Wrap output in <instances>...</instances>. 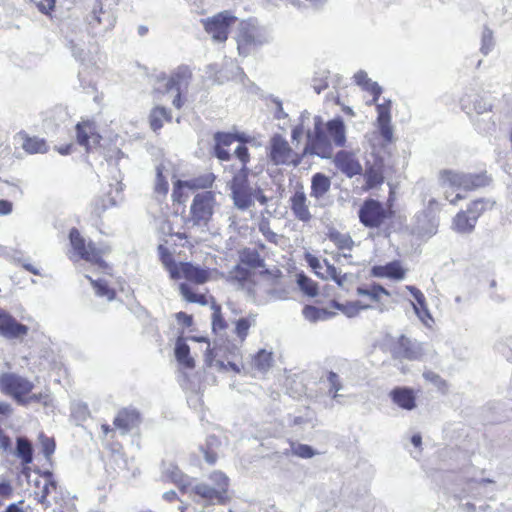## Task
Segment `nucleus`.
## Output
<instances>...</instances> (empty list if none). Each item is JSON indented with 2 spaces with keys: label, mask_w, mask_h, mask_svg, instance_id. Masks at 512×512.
<instances>
[{
  "label": "nucleus",
  "mask_w": 512,
  "mask_h": 512,
  "mask_svg": "<svg viewBox=\"0 0 512 512\" xmlns=\"http://www.w3.org/2000/svg\"><path fill=\"white\" fill-rule=\"evenodd\" d=\"M234 154L241 162L240 175H248L249 169L247 168V164L250 161L248 148L245 145H239Z\"/></svg>",
  "instance_id": "obj_48"
},
{
  "label": "nucleus",
  "mask_w": 512,
  "mask_h": 512,
  "mask_svg": "<svg viewBox=\"0 0 512 512\" xmlns=\"http://www.w3.org/2000/svg\"><path fill=\"white\" fill-rule=\"evenodd\" d=\"M297 283L300 289L308 296H315L318 291L317 284L303 273L297 274Z\"/></svg>",
  "instance_id": "obj_46"
},
{
  "label": "nucleus",
  "mask_w": 512,
  "mask_h": 512,
  "mask_svg": "<svg viewBox=\"0 0 512 512\" xmlns=\"http://www.w3.org/2000/svg\"><path fill=\"white\" fill-rule=\"evenodd\" d=\"M356 80L357 83L361 85L365 91L369 92L373 96L372 100L367 102V105L371 106L373 104H376L382 93V88L376 82H373L370 79H368L366 74L364 73L356 75Z\"/></svg>",
  "instance_id": "obj_35"
},
{
  "label": "nucleus",
  "mask_w": 512,
  "mask_h": 512,
  "mask_svg": "<svg viewBox=\"0 0 512 512\" xmlns=\"http://www.w3.org/2000/svg\"><path fill=\"white\" fill-rule=\"evenodd\" d=\"M418 319L428 328L433 329L435 324L434 318L431 316L424 295L418 290Z\"/></svg>",
  "instance_id": "obj_43"
},
{
  "label": "nucleus",
  "mask_w": 512,
  "mask_h": 512,
  "mask_svg": "<svg viewBox=\"0 0 512 512\" xmlns=\"http://www.w3.org/2000/svg\"><path fill=\"white\" fill-rule=\"evenodd\" d=\"M269 158L275 165L298 166L303 158L313 153H305V148L301 153L295 152L287 140L281 135H274L270 140Z\"/></svg>",
  "instance_id": "obj_7"
},
{
  "label": "nucleus",
  "mask_w": 512,
  "mask_h": 512,
  "mask_svg": "<svg viewBox=\"0 0 512 512\" xmlns=\"http://www.w3.org/2000/svg\"><path fill=\"white\" fill-rule=\"evenodd\" d=\"M216 145L221 147L230 146L235 141V136L229 133H217L215 136Z\"/></svg>",
  "instance_id": "obj_58"
},
{
  "label": "nucleus",
  "mask_w": 512,
  "mask_h": 512,
  "mask_svg": "<svg viewBox=\"0 0 512 512\" xmlns=\"http://www.w3.org/2000/svg\"><path fill=\"white\" fill-rule=\"evenodd\" d=\"M393 403L402 409L412 410L415 406V394L413 389L396 387L389 393Z\"/></svg>",
  "instance_id": "obj_24"
},
{
  "label": "nucleus",
  "mask_w": 512,
  "mask_h": 512,
  "mask_svg": "<svg viewBox=\"0 0 512 512\" xmlns=\"http://www.w3.org/2000/svg\"><path fill=\"white\" fill-rule=\"evenodd\" d=\"M407 269L402 266L398 260L389 262L385 265H375L371 268V275L378 278H388L391 280H402L406 275Z\"/></svg>",
  "instance_id": "obj_22"
},
{
  "label": "nucleus",
  "mask_w": 512,
  "mask_h": 512,
  "mask_svg": "<svg viewBox=\"0 0 512 512\" xmlns=\"http://www.w3.org/2000/svg\"><path fill=\"white\" fill-rule=\"evenodd\" d=\"M215 155L222 161H229L231 158L230 153L225 149V147H221L220 145H215Z\"/></svg>",
  "instance_id": "obj_62"
},
{
  "label": "nucleus",
  "mask_w": 512,
  "mask_h": 512,
  "mask_svg": "<svg viewBox=\"0 0 512 512\" xmlns=\"http://www.w3.org/2000/svg\"><path fill=\"white\" fill-rule=\"evenodd\" d=\"M17 456L24 465L30 464L33 460V449L31 443L26 438L17 439Z\"/></svg>",
  "instance_id": "obj_44"
},
{
  "label": "nucleus",
  "mask_w": 512,
  "mask_h": 512,
  "mask_svg": "<svg viewBox=\"0 0 512 512\" xmlns=\"http://www.w3.org/2000/svg\"><path fill=\"white\" fill-rule=\"evenodd\" d=\"M331 187V180L323 173H316L311 179L310 195L316 199L322 198Z\"/></svg>",
  "instance_id": "obj_29"
},
{
  "label": "nucleus",
  "mask_w": 512,
  "mask_h": 512,
  "mask_svg": "<svg viewBox=\"0 0 512 512\" xmlns=\"http://www.w3.org/2000/svg\"><path fill=\"white\" fill-rule=\"evenodd\" d=\"M493 206L494 202H490L488 199H477L469 204L466 211L471 215V217L475 218V221H478V218L481 214L487 209V205Z\"/></svg>",
  "instance_id": "obj_47"
},
{
  "label": "nucleus",
  "mask_w": 512,
  "mask_h": 512,
  "mask_svg": "<svg viewBox=\"0 0 512 512\" xmlns=\"http://www.w3.org/2000/svg\"><path fill=\"white\" fill-rule=\"evenodd\" d=\"M170 479L182 493H185L190 486L189 478L178 469L170 472Z\"/></svg>",
  "instance_id": "obj_49"
},
{
  "label": "nucleus",
  "mask_w": 512,
  "mask_h": 512,
  "mask_svg": "<svg viewBox=\"0 0 512 512\" xmlns=\"http://www.w3.org/2000/svg\"><path fill=\"white\" fill-rule=\"evenodd\" d=\"M423 203L424 208L418 216V241H427L434 236L439 226L440 203L434 198L428 199L427 203L423 199Z\"/></svg>",
  "instance_id": "obj_9"
},
{
  "label": "nucleus",
  "mask_w": 512,
  "mask_h": 512,
  "mask_svg": "<svg viewBox=\"0 0 512 512\" xmlns=\"http://www.w3.org/2000/svg\"><path fill=\"white\" fill-rule=\"evenodd\" d=\"M259 230L264 235L266 240L272 243H277V234L270 229L268 223H261Z\"/></svg>",
  "instance_id": "obj_59"
},
{
  "label": "nucleus",
  "mask_w": 512,
  "mask_h": 512,
  "mask_svg": "<svg viewBox=\"0 0 512 512\" xmlns=\"http://www.w3.org/2000/svg\"><path fill=\"white\" fill-rule=\"evenodd\" d=\"M33 487V495L37 502L46 507L49 506L47 497L52 491H56L57 489V483L54 480L53 473L50 471L39 473L33 480Z\"/></svg>",
  "instance_id": "obj_17"
},
{
  "label": "nucleus",
  "mask_w": 512,
  "mask_h": 512,
  "mask_svg": "<svg viewBox=\"0 0 512 512\" xmlns=\"http://www.w3.org/2000/svg\"><path fill=\"white\" fill-rule=\"evenodd\" d=\"M365 190L373 189L384 182L383 169L381 165H372L366 168L364 173Z\"/></svg>",
  "instance_id": "obj_34"
},
{
  "label": "nucleus",
  "mask_w": 512,
  "mask_h": 512,
  "mask_svg": "<svg viewBox=\"0 0 512 512\" xmlns=\"http://www.w3.org/2000/svg\"><path fill=\"white\" fill-rule=\"evenodd\" d=\"M274 364V355L272 351L260 349L252 357V366L260 373H267Z\"/></svg>",
  "instance_id": "obj_28"
},
{
  "label": "nucleus",
  "mask_w": 512,
  "mask_h": 512,
  "mask_svg": "<svg viewBox=\"0 0 512 512\" xmlns=\"http://www.w3.org/2000/svg\"><path fill=\"white\" fill-rule=\"evenodd\" d=\"M328 381L331 385L330 390L336 394L341 389V383L339 381L338 375L335 372H329Z\"/></svg>",
  "instance_id": "obj_60"
},
{
  "label": "nucleus",
  "mask_w": 512,
  "mask_h": 512,
  "mask_svg": "<svg viewBox=\"0 0 512 512\" xmlns=\"http://www.w3.org/2000/svg\"><path fill=\"white\" fill-rule=\"evenodd\" d=\"M237 18L229 11L219 12L212 17L202 20L204 30L211 35L216 42H225L228 39L229 31Z\"/></svg>",
  "instance_id": "obj_10"
},
{
  "label": "nucleus",
  "mask_w": 512,
  "mask_h": 512,
  "mask_svg": "<svg viewBox=\"0 0 512 512\" xmlns=\"http://www.w3.org/2000/svg\"><path fill=\"white\" fill-rule=\"evenodd\" d=\"M259 44L254 32L248 28L241 29L237 38L238 50L241 55H248L252 48Z\"/></svg>",
  "instance_id": "obj_31"
},
{
  "label": "nucleus",
  "mask_w": 512,
  "mask_h": 512,
  "mask_svg": "<svg viewBox=\"0 0 512 512\" xmlns=\"http://www.w3.org/2000/svg\"><path fill=\"white\" fill-rule=\"evenodd\" d=\"M34 384L28 378L13 372H4L0 375V391L11 397L19 405L30 403H42L47 406L50 403L48 393H33Z\"/></svg>",
  "instance_id": "obj_2"
},
{
  "label": "nucleus",
  "mask_w": 512,
  "mask_h": 512,
  "mask_svg": "<svg viewBox=\"0 0 512 512\" xmlns=\"http://www.w3.org/2000/svg\"><path fill=\"white\" fill-rule=\"evenodd\" d=\"M492 181V176L486 171L465 173L454 170H442L439 172L440 185L456 190L475 191L489 186Z\"/></svg>",
  "instance_id": "obj_5"
},
{
  "label": "nucleus",
  "mask_w": 512,
  "mask_h": 512,
  "mask_svg": "<svg viewBox=\"0 0 512 512\" xmlns=\"http://www.w3.org/2000/svg\"><path fill=\"white\" fill-rule=\"evenodd\" d=\"M215 195L211 191L198 193L194 196L190 217L195 225H207L214 213Z\"/></svg>",
  "instance_id": "obj_11"
},
{
  "label": "nucleus",
  "mask_w": 512,
  "mask_h": 512,
  "mask_svg": "<svg viewBox=\"0 0 512 512\" xmlns=\"http://www.w3.org/2000/svg\"><path fill=\"white\" fill-rule=\"evenodd\" d=\"M474 217H471L467 211H460L453 218V228L458 233L469 234L471 233L476 225Z\"/></svg>",
  "instance_id": "obj_32"
},
{
  "label": "nucleus",
  "mask_w": 512,
  "mask_h": 512,
  "mask_svg": "<svg viewBox=\"0 0 512 512\" xmlns=\"http://www.w3.org/2000/svg\"><path fill=\"white\" fill-rule=\"evenodd\" d=\"M176 318L179 322L183 323L186 326H191L193 323V317L185 312H178L176 314Z\"/></svg>",
  "instance_id": "obj_64"
},
{
  "label": "nucleus",
  "mask_w": 512,
  "mask_h": 512,
  "mask_svg": "<svg viewBox=\"0 0 512 512\" xmlns=\"http://www.w3.org/2000/svg\"><path fill=\"white\" fill-rule=\"evenodd\" d=\"M475 129L483 135H491L496 130V124L489 113L478 115L472 118Z\"/></svg>",
  "instance_id": "obj_37"
},
{
  "label": "nucleus",
  "mask_w": 512,
  "mask_h": 512,
  "mask_svg": "<svg viewBox=\"0 0 512 512\" xmlns=\"http://www.w3.org/2000/svg\"><path fill=\"white\" fill-rule=\"evenodd\" d=\"M423 378L427 381L433 384L438 391L441 393H445L447 390V384L446 382L435 372L432 371H424L423 372Z\"/></svg>",
  "instance_id": "obj_51"
},
{
  "label": "nucleus",
  "mask_w": 512,
  "mask_h": 512,
  "mask_svg": "<svg viewBox=\"0 0 512 512\" xmlns=\"http://www.w3.org/2000/svg\"><path fill=\"white\" fill-rule=\"evenodd\" d=\"M255 318V315H249L236 320L234 332L241 343L246 340L251 326L255 324Z\"/></svg>",
  "instance_id": "obj_39"
},
{
  "label": "nucleus",
  "mask_w": 512,
  "mask_h": 512,
  "mask_svg": "<svg viewBox=\"0 0 512 512\" xmlns=\"http://www.w3.org/2000/svg\"><path fill=\"white\" fill-rule=\"evenodd\" d=\"M240 263L252 269L265 267L264 259L261 257L260 253L249 248H246L241 252Z\"/></svg>",
  "instance_id": "obj_36"
},
{
  "label": "nucleus",
  "mask_w": 512,
  "mask_h": 512,
  "mask_svg": "<svg viewBox=\"0 0 512 512\" xmlns=\"http://www.w3.org/2000/svg\"><path fill=\"white\" fill-rule=\"evenodd\" d=\"M358 300L348 301L344 304L333 303V307L339 309L348 317L357 315L361 310L369 308H382L384 303L391 297V293L383 286L372 283L357 288Z\"/></svg>",
  "instance_id": "obj_4"
},
{
  "label": "nucleus",
  "mask_w": 512,
  "mask_h": 512,
  "mask_svg": "<svg viewBox=\"0 0 512 512\" xmlns=\"http://www.w3.org/2000/svg\"><path fill=\"white\" fill-rule=\"evenodd\" d=\"M231 191L234 204L238 209L246 210L253 205L255 193L248 183V175L233 177Z\"/></svg>",
  "instance_id": "obj_12"
},
{
  "label": "nucleus",
  "mask_w": 512,
  "mask_h": 512,
  "mask_svg": "<svg viewBox=\"0 0 512 512\" xmlns=\"http://www.w3.org/2000/svg\"><path fill=\"white\" fill-rule=\"evenodd\" d=\"M41 447L44 455L49 458L54 453L56 444L53 438L44 436L41 438Z\"/></svg>",
  "instance_id": "obj_56"
},
{
  "label": "nucleus",
  "mask_w": 512,
  "mask_h": 512,
  "mask_svg": "<svg viewBox=\"0 0 512 512\" xmlns=\"http://www.w3.org/2000/svg\"><path fill=\"white\" fill-rule=\"evenodd\" d=\"M333 163L339 171L349 178L362 173V165L352 151H338L334 156Z\"/></svg>",
  "instance_id": "obj_16"
},
{
  "label": "nucleus",
  "mask_w": 512,
  "mask_h": 512,
  "mask_svg": "<svg viewBox=\"0 0 512 512\" xmlns=\"http://www.w3.org/2000/svg\"><path fill=\"white\" fill-rule=\"evenodd\" d=\"M327 239L331 241L335 247L345 253V251H351L354 248V241L349 233H344L338 229L331 227L326 233ZM346 256V254H344Z\"/></svg>",
  "instance_id": "obj_25"
},
{
  "label": "nucleus",
  "mask_w": 512,
  "mask_h": 512,
  "mask_svg": "<svg viewBox=\"0 0 512 512\" xmlns=\"http://www.w3.org/2000/svg\"><path fill=\"white\" fill-rule=\"evenodd\" d=\"M209 478L213 485L198 484L193 488V492L210 504L225 503L229 486L228 477L221 471H214L210 474Z\"/></svg>",
  "instance_id": "obj_8"
},
{
  "label": "nucleus",
  "mask_w": 512,
  "mask_h": 512,
  "mask_svg": "<svg viewBox=\"0 0 512 512\" xmlns=\"http://www.w3.org/2000/svg\"><path fill=\"white\" fill-rule=\"evenodd\" d=\"M172 121V115L169 110L164 107H154L149 115V124L154 132L159 131L165 123Z\"/></svg>",
  "instance_id": "obj_30"
},
{
  "label": "nucleus",
  "mask_w": 512,
  "mask_h": 512,
  "mask_svg": "<svg viewBox=\"0 0 512 512\" xmlns=\"http://www.w3.org/2000/svg\"><path fill=\"white\" fill-rule=\"evenodd\" d=\"M88 279L90 280L91 285L98 296L105 297L110 301L115 299L116 291L113 288L109 287L106 281L94 280L91 277H88Z\"/></svg>",
  "instance_id": "obj_45"
},
{
  "label": "nucleus",
  "mask_w": 512,
  "mask_h": 512,
  "mask_svg": "<svg viewBox=\"0 0 512 512\" xmlns=\"http://www.w3.org/2000/svg\"><path fill=\"white\" fill-rule=\"evenodd\" d=\"M141 422V413L136 408L124 407L117 412L113 420V425L121 434H127L138 428Z\"/></svg>",
  "instance_id": "obj_15"
},
{
  "label": "nucleus",
  "mask_w": 512,
  "mask_h": 512,
  "mask_svg": "<svg viewBox=\"0 0 512 512\" xmlns=\"http://www.w3.org/2000/svg\"><path fill=\"white\" fill-rule=\"evenodd\" d=\"M188 84V76L184 72H175L171 74L165 82V91H181L183 86Z\"/></svg>",
  "instance_id": "obj_42"
},
{
  "label": "nucleus",
  "mask_w": 512,
  "mask_h": 512,
  "mask_svg": "<svg viewBox=\"0 0 512 512\" xmlns=\"http://www.w3.org/2000/svg\"><path fill=\"white\" fill-rule=\"evenodd\" d=\"M230 277L233 281L237 282L244 288L251 289L256 285L254 273L242 264H238L233 267L230 271Z\"/></svg>",
  "instance_id": "obj_26"
},
{
  "label": "nucleus",
  "mask_w": 512,
  "mask_h": 512,
  "mask_svg": "<svg viewBox=\"0 0 512 512\" xmlns=\"http://www.w3.org/2000/svg\"><path fill=\"white\" fill-rule=\"evenodd\" d=\"M75 130L77 143L84 147L86 152H90L100 146L102 136L100 135L94 121H80L76 124Z\"/></svg>",
  "instance_id": "obj_13"
},
{
  "label": "nucleus",
  "mask_w": 512,
  "mask_h": 512,
  "mask_svg": "<svg viewBox=\"0 0 512 512\" xmlns=\"http://www.w3.org/2000/svg\"><path fill=\"white\" fill-rule=\"evenodd\" d=\"M207 185L202 183L200 179L192 180H177L173 185L172 200L175 203H184L187 199L185 189L196 190L199 188H205Z\"/></svg>",
  "instance_id": "obj_23"
},
{
  "label": "nucleus",
  "mask_w": 512,
  "mask_h": 512,
  "mask_svg": "<svg viewBox=\"0 0 512 512\" xmlns=\"http://www.w3.org/2000/svg\"><path fill=\"white\" fill-rule=\"evenodd\" d=\"M303 314L308 319L316 320L319 314V310L314 306L307 305L303 309Z\"/></svg>",
  "instance_id": "obj_63"
},
{
  "label": "nucleus",
  "mask_w": 512,
  "mask_h": 512,
  "mask_svg": "<svg viewBox=\"0 0 512 512\" xmlns=\"http://www.w3.org/2000/svg\"><path fill=\"white\" fill-rule=\"evenodd\" d=\"M178 277L185 279L187 282L195 285H202L211 279V271L208 268L193 265L191 262H180Z\"/></svg>",
  "instance_id": "obj_18"
},
{
  "label": "nucleus",
  "mask_w": 512,
  "mask_h": 512,
  "mask_svg": "<svg viewBox=\"0 0 512 512\" xmlns=\"http://www.w3.org/2000/svg\"><path fill=\"white\" fill-rule=\"evenodd\" d=\"M28 330L26 325L17 322L11 314L0 308V335L15 339L26 336Z\"/></svg>",
  "instance_id": "obj_19"
},
{
  "label": "nucleus",
  "mask_w": 512,
  "mask_h": 512,
  "mask_svg": "<svg viewBox=\"0 0 512 512\" xmlns=\"http://www.w3.org/2000/svg\"><path fill=\"white\" fill-rule=\"evenodd\" d=\"M292 453L293 455L303 459L312 458L316 454L313 448L306 444H298L296 446H292Z\"/></svg>",
  "instance_id": "obj_53"
},
{
  "label": "nucleus",
  "mask_w": 512,
  "mask_h": 512,
  "mask_svg": "<svg viewBox=\"0 0 512 512\" xmlns=\"http://www.w3.org/2000/svg\"><path fill=\"white\" fill-rule=\"evenodd\" d=\"M359 222L368 229L390 233L394 223L395 210L392 204L367 198L358 210Z\"/></svg>",
  "instance_id": "obj_3"
},
{
  "label": "nucleus",
  "mask_w": 512,
  "mask_h": 512,
  "mask_svg": "<svg viewBox=\"0 0 512 512\" xmlns=\"http://www.w3.org/2000/svg\"><path fill=\"white\" fill-rule=\"evenodd\" d=\"M492 109V104L486 101L481 96H476L473 100L472 110L476 113V116L489 113Z\"/></svg>",
  "instance_id": "obj_52"
},
{
  "label": "nucleus",
  "mask_w": 512,
  "mask_h": 512,
  "mask_svg": "<svg viewBox=\"0 0 512 512\" xmlns=\"http://www.w3.org/2000/svg\"><path fill=\"white\" fill-rule=\"evenodd\" d=\"M22 137V148L28 154L46 153L48 151V145L43 138L37 136H29L25 133H21Z\"/></svg>",
  "instance_id": "obj_27"
},
{
  "label": "nucleus",
  "mask_w": 512,
  "mask_h": 512,
  "mask_svg": "<svg viewBox=\"0 0 512 512\" xmlns=\"http://www.w3.org/2000/svg\"><path fill=\"white\" fill-rule=\"evenodd\" d=\"M494 47L493 32L485 27L482 32L480 51L483 55H488Z\"/></svg>",
  "instance_id": "obj_50"
},
{
  "label": "nucleus",
  "mask_w": 512,
  "mask_h": 512,
  "mask_svg": "<svg viewBox=\"0 0 512 512\" xmlns=\"http://www.w3.org/2000/svg\"><path fill=\"white\" fill-rule=\"evenodd\" d=\"M212 301V330L214 333H219L225 331L228 327V323L223 317L222 309L219 304H217L213 297H210Z\"/></svg>",
  "instance_id": "obj_41"
},
{
  "label": "nucleus",
  "mask_w": 512,
  "mask_h": 512,
  "mask_svg": "<svg viewBox=\"0 0 512 512\" xmlns=\"http://www.w3.org/2000/svg\"><path fill=\"white\" fill-rule=\"evenodd\" d=\"M158 254H159V259H160L161 263L163 264V266L165 267V269L168 271L170 278L173 280H177V277H178L177 270H179L180 262L179 263L175 262L172 253L164 245L158 246Z\"/></svg>",
  "instance_id": "obj_33"
},
{
  "label": "nucleus",
  "mask_w": 512,
  "mask_h": 512,
  "mask_svg": "<svg viewBox=\"0 0 512 512\" xmlns=\"http://www.w3.org/2000/svg\"><path fill=\"white\" fill-rule=\"evenodd\" d=\"M377 125L381 136L386 142H391L393 138V129L391 126V101L386 100L376 105Z\"/></svg>",
  "instance_id": "obj_20"
},
{
  "label": "nucleus",
  "mask_w": 512,
  "mask_h": 512,
  "mask_svg": "<svg viewBox=\"0 0 512 512\" xmlns=\"http://www.w3.org/2000/svg\"><path fill=\"white\" fill-rule=\"evenodd\" d=\"M217 364H218L219 368H221L223 370H231L235 373L241 372V366L235 362L228 361L227 363H225L223 361H218Z\"/></svg>",
  "instance_id": "obj_61"
},
{
  "label": "nucleus",
  "mask_w": 512,
  "mask_h": 512,
  "mask_svg": "<svg viewBox=\"0 0 512 512\" xmlns=\"http://www.w3.org/2000/svg\"><path fill=\"white\" fill-rule=\"evenodd\" d=\"M68 238L71 246L70 259L84 260L101 268L107 267L103 255L108 249L98 247L96 243L91 240L87 241L75 227L70 229Z\"/></svg>",
  "instance_id": "obj_6"
},
{
  "label": "nucleus",
  "mask_w": 512,
  "mask_h": 512,
  "mask_svg": "<svg viewBox=\"0 0 512 512\" xmlns=\"http://www.w3.org/2000/svg\"><path fill=\"white\" fill-rule=\"evenodd\" d=\"M346 141V127L342 118L336 117L326 123L317 121L313 132L307 135L305 153L329 159L333 155V146L344 147Z\"/></svg>",
  "instance_id": "obj_1"
},
{
  "label": "nucleus",
  "mask_w": 512,
  "mask_h": 512,
  "mask_svg": "<svg viewBox=\"0 0 512 512\" xmlns=\"http://www.w3.org/2000/svg\"><path fill=\"white\" fill-rule=\"evenodd\" d=\"M179 291L182 297L189 303H197L202 306L209 304V298L205 294L193 292L188 283H181Z\"/></svg>",
  "instance_id": "obj_38"
},
{
  "label": "nucleus",
  "mask_w": 512,
  "mask_h": 512,
  "mask_svg": "<svg viewBox=\"0 0 512 512\" xmlns=\"http://www.w3.org/2000/svg\"><path fill=\"white\" fill-rule=\"evenodd\" d=\"M56 0H41L37 3L38 10L48 16H51L55 10Z\"/></svg>",
  "instance_id": "obj_57"
},
{
  "label": "nucleus",
  "mask_w": 512,
  "mask_h": 512,
  "mask_svg": "<svg viewBox=\"0 0 512 512\" xmlns=\"http://www.w3.org/2000/svg\"><path fill=\"white\" fill-rule=\"evenodd\" d=\"M175 357L177 361L185 368L195 367L194 359L190 356V348L185 342H178L175 348Z\"/></svg>",
  "instance_id": "obj_40"
},
{
  "label": "nucleus",
  "mask_w": 512,
  "mask_h": 512,
  "mask_svg": "<svg viewBox=\"0 0 512 512\" xmlns=\"http://www.w3.org/2000/svg\"><path fill=\"white\" fill-rule=\"evenodd\" d=\"M305 260L313 272L322 279H331L341 287L348 279L347 274L341 275L335 266L329 264L326 260L321 261L311 253L305 254Z\"/></svg>",
  "instance_id": "obj_14"
},
{
  "label": "nucleus",
  "mask_w": 512,
  "mask_h": 512,
  "mask_svg": "<svg viewBox=\"0 0 512 512\" xmlns=\"http://www.w3.org/2000/svg\"><path fill=\"white\" fill-rule=\"evenodd\" d=\"M289 205L294 217L299 221L307 223L312 219L307 197L302 189L293 193L289 199Z\"/></svg>",
  "instance_id": "obj_21"
},
{
  "label": "nucleus",
  "mask_w": 512,
  "mask_h": 512,
  "mask_svg": "<svg viewBox=\"0 0 512 512\" xmlns=\"http://www.w3.org/2000/svg\"><path fill=\"white\" fill-rule=\"evenodd\" d=\"M155 192L161 196H166L169 191V184L162 172H158L155 183Z\"/></svg>",
  "instance_id": "obj_55"
},
{
  "label": "nucleus",
  "mask_w": 512,
  "mask_h": 512,
  "mask_svg": "<svg viewBox=\"0 0 512 512\" xmlns=\"http://www.w3.org/2000/svg\"><path fill=\"white\" fill-rule=\"evenodd\" d=\"M201 451L209 465H214L217 462L218 454L212 443H206L201 447Z\"/></svg>",
  "instance_id": "obj_54"
}]
</instances>
